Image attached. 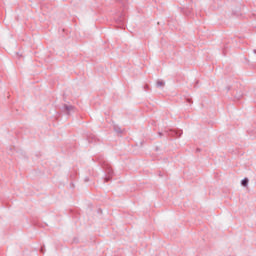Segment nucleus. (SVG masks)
<instances>
[{
  "label": "nucleus",
  "mask_w": 256,
  "mask_h": 256,
  "mask_svg": "<svg viewBox=\"0 0 256 256\" xmlns=\"http://www.w3.org/2000/svg\"><path fill=\"white\" fill-rule=\"evenodd\" d=\"M97 160L107 175L104 178V183H107V182H109L111 177H113V168H111V164H109V162H107V160H105V158L103 156H98Z\"/></svg>",
  "instance_id": "nucleus-1"
},
{
  "label": "nucleus",
  "mask_w": 256,
  "mask_h": 256,
  "mask_svg": "<svg viewBox=\"0 0 256 256\" xmlns=\"http://www.w3.org/2000/svg\"><path fill=\"white\" fill-rule=\"evenodd\" d=\"M63 113H66V115H71V113H75V106L71 104H64L62 106Z\"/></svg>",
  "instance_id": "nucleus-2"
},
{
  "label": "nucleus",
  "mask_w": 256,
  "mask_h": 256,
  "mask_svg": "<svg viewBox=\"0 0 256 256\" xmlns=\"http://www.w3.org/2000/svg\"><path fill=\"white\" fill-rule=\"evenodd\" d=\"M165 135H168L170 137H176L179 138L183 135V130H170V131H165Z\"/></svg>",
  "instance_id": "nucleus-3"
},
{
  "label": "nucleus",
  "mask_w": 256,
  "mask_h": 256,
  "mask_svg": "<svg viewBox=\"0 0 256 256\" xmlns=\"http://www.w3.org/2000/svg\"><path fill=\"white\" fill-rule=\"evenodd\" d=\"M87 140L89 143H95L97 141V136H95V134H90L87 136Z\"/></svg>",
  "instance_id": "nucleus-4"
},
{
  "label": "nucleus",
  "mask_w": 256,
  "mask_h": 256,
  "mask_svg": "<svg viewBox=\"0 0 256 256\" xmlns=\"http://www.w3.org/2000/svg\"><path fill=\"white\" fill-rule=\"evenodd\" d=\"M241 185H242V187H247V185H249V178H244L241 181Z\"/></svg>",
  "instance_id": "nucleus-5"
},
{
  "label": "nucleus",
  "mask_w": 256,
  "mask_h": 256,
  "mask_svg": "<svg viewBox=\"0 0 256 256\" xmlns=\"http://www.w3.org/2000/svg\"><path fill=\"white\" fill-rule=\"evenodd\" d=\"M156 87H165V82H163L162 80H158L156 82Z\"/></svg>",
  "instance_id": "nucleus-6"
},
{
  "label": "nucleus",
  "mask_w": 256,
  "mask_h": 256,
  "mask_svg": "<svg viewBox=\"0 0 256 256\" xmlns=\"http://www.w3.org/2000/svg\"><path fill=\"white\" fill-rule=\"evenodd\" d=\"M114 130L116 131V133H123V130H121V128H119V126H115Z\"/></svg>",
  "instance_id": "nucleus-7"
},
{
  "label": "nucleus",
  "mask_w": 256,
  "mask_h": 256,
  "mask_svg": "<svg viewBox=\"0 0 256 256\" xmlns=\"http://www.w3.org/2000/svg\"><path fill=\"white\" fill-rule=\"evenodd\" d=\"M147 89H149V85L146 84V85L144 86V91H147Z\"/></svg>",
  "instance_id": "nucleus-8"
},
{
  "label": "nucleus",
  "mask_w": 256,
  "mask_h": 256,
  "mask_svg": "<svg viewBox=\"0 0 256 256\" xmlns=\"http://www.w3.org/2000/svg\"><path fill=\"white\" fill-rule=\"evenodd\" d=\"M158 135H159V137H163V133L162 132H159Z\"/></svg>",
  "instance_id": "nucleus-9"
},
{
  "label": "nucleus",
  "mask_w": 256,
  "mask_h": 256,
  "mask_svg": "<svg viewBox=\"0 0 256 256\" xmlns=\"http://www.w3.org/2000/svg\"><path fill=\"white\" fill-rule=\"evenodd\" d=\"M85 181H86V182L89 181V177H86V178H85Z\"/></svg>",
  "instance_id": "nucleus-10"
},
{
  "label": "nucleus",
  "mask_w": 256,
  "mask_h": 256,
  "mask_svg": "<svg viewBox=\"0 0 256 256\" xmlns=\"http://www.w3.org/2000/svg\"><path fill=\"white\" fill-rule=\"evenodd\" d=\"M41 253H43V247L40 249Z\"/></svg>",
  "instance_id": "nucleus-11"
},
{
  "label": "nucleus",
  "mask_w": 256,
  "mask_h": 256,
  "mask_svg": "<svg viewBox=\"0 0 256 256\" xmlns=\"http://www.w3.org/2000/svg\"><path fill=\"white\" fill-rule=\"evenodd\" d=\"M254 51V53H256V50H253Z\"/></svg>",
  "instance_id": "nucleus-12"
}]
</instances>
